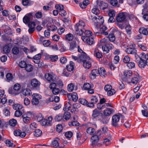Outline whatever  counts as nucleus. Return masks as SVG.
Here are the masks:
<instances>
[{
	"instance_id": "obj_1",
	"label": "nucleus",
	"mask_w": 148,
	"mask_h": 148,
	"mask_svg": "<svg viewBox=\"0 0 148 148\" xmlns=\"http://www.w3.org/2000/svg\"><path fill=\"white\" fill-rule=\"evenodd\" d=\"M85 26L84 22L82 20H80L75 26L76 32L77 34L81 36L85 30L84 27Z\"/></svg>"
},
{
	"instance_id": "obj_2",
	"label": "nucleus",
	"mask_w": 148,
	"mask_h": 148,
	"mask_svg": "<svg viewBox=\"0 0 148 148\" xmlns=\"http://www.w3.org/2000/svg\"><path fill=\"white\" fill-rule=\"evenodd\" d=\"M101 131L98 130L96 133L91 138V139L92 140V145L93 146H95L96 145L98 146L100 145V144L98 143V142L99 137L101 135Z\"/></svg>"
},
{
	"instance_id": "obj_3",
	"label": "nucleus",
	"mask_w": 148,
	"mask_h": 148,
	"mask_svg": "<svg viewBox=\"0 0 148 148\" xmlns=\"http://www.w3.org/2000/svg\"><path fill=\"white\" fill-rule=\"evenodd\" d=\"M120 116L115 114L112 117V125L114 127H118L121 125V123L119 121Z\"/></svg>"
},
{
	"instance_id": "obj_4",
	"label": "nucleus",
	"mask_w": 148,
	"mask_h": 148,
	"mask_svg": "<svg viewBox=\"0 0 148 148\" xmlns=\"http://www.w3.org/2000/svg\"><path fill=\"white\" fill-rule=\"evenodd\" d=\"M102 114L100 111L97 109H95L93 111L91 118L94 121H97L101 119Z\"/></svg>"
},
{
	"instance_id": "obj_5",
	"label": "nucleus",
	"mask_w": 148,
	"mask_h": 148,
	"mask_svg": "<svg viewBox=\"0 0 148 148\" xmlns=\"http://www.w3.org/2000/svg\"><path fill=\"white\" fill-rule=\"evenodd\" d=\"M127 14L125 12H122L119 13L116 17L117 21L119 23L124 22L126 20Z\"/></svg>"
},
{
	"instance_id": "obj_6",
	"label": "nucleus",
	"mask_w": 148,
	"mask_h": 148,
	"mask_svg": "<svg viewBox=\"0 0 148 148\" xmlns=\"http://www.w3.org/2000/svg\"><path fill=\"white\" fill-rule=\"evenodd\" d=\"M46 80L49 82H56V75L53 74L47 73L45 75Z\"/></svg>"
},
{
	"instance_id": "obj_7",
	"label": "nucleus",
	"mask_w": 148,
	"mask_h": 148,
	"mask_svg": "<svg viewBox=\"0 0 148 148\" xmlns=\"http://www.w3.org/2000/svg\"><path fill=\"white\" fill-rule=\"evenodd\" d=\"M30 84L33 88L37 89L39 88L41 83L37 79L34 78L31 80Z\"/></svg>"
},
{
	"instance_id": "obj_8",
	"label": "nucleus",
	"mask_w": 148,
	"mask_h": 148,
	"mask_svg": "<svg viewBox=\"0 0 148 148\" xmlns=\"http://www.w3.org/2000/svg\"><path fill=\"white\" fill-rule=\"evenodd\" d=\"M90 60V58L87 55L86 53H84L82 54L79 55L78 57V62L80 63L82 62L83 63L84 62H86V60Z\"/></svg>"
},
{
	"instance_id": "obj_9",
	"label": "nucleus",
	"mask_w": 148,
	"mask_h": 148,
	"mask_svg": "<svg viewBox=\"0 0 148 148\" xmlns=\"http://www.w3.org/2000/svg\"><path fill=\"white\" fill-rule=\"evenodd\" d=\"M104 21L103 17L101 16L97 17L96 19L93 20L95 23V25L97 27L101 25L104 22Z\"/></svg>"
},
{
	"instance_id": "obj_10",
	"label": "nucleus",
	"mask_w": 148,
	"mask_h": 148,
	"mask_svg": "<svg viewBox=\"0 0 148 148\" xmlns=\"http://www.w3.org/2000/svg\"><path fill=\"white\" fill-rule=\"evenodd\" d=\"M139 60L137 61L138 65L140 68H144L147 65V62L145 58L138 57Z\"/></svg>"
},
{
	"instance_id": "obj_11",
	"label": "nucleus",
	"mask_w": 148,
	"mask_h": 148,
	"mask_svg": "<svg viewBox=\"0 0 148 148\" xmlns=\"http://www.w3.org/2000/svg\"><path fill=\"white\" fill-rule=\"evenodd\" d=\"M83 35L81 37L82 40H86L87 38L91 37L92 35V33L90 31L88 30H85L83 32L82 34Z\"/></svg>"
},
{
	"instance_id": "obj_12",
	"label": "nucleus",
	"mask_w": 148,
	"mask_h": 148,
	"mask_svg": "<svg viewBox=\"0 0 148 148\" xmlns=\"http://www.w3.org/2000/svg\"><path fill=\"white\" fill-rule=\"evenodd\" d=\"M96 2L97 5L99 6L100 9L104 10L108 7V4L105 3L103 1L100 0H97Z\"/></svg>"
},
{
	"instance_id": "obj_13",
	"label": "nucleus",
	"mask_w": 148,
	"mask_h": 148,
	"mask_svg": "<svg viewBox=\"0 0 148 148\" xmlns=\"http://www.w3.org/2000/svg\"><path fill=\"white\" fill-rule=\"evenodd\" d=\"M131 47H128L125 50V52L127 53L130 54H134L136 55V49L133 48V46L131 45Z\"/></svg>"
},
{
	"instance_id": "obj_14",
	"label": "nucleus",
	"mask_w": 148,
	"mask_h": 148,
	"mask_svg": "<svg viewBox=\"0 0 148 148\" xmlns=\"http://www.w3.org/2000/svg\"><path fill=\"white\" fill-rule=\"evenodd\" d=\"M14 135L15 136H19L21 138L24 137L26 135V134L25 132H22L21 131L19 130H18L14 131Z\"/></svg>"
},
{
	"instance_id": "obj_15",
	"label": "nucleus",
	"mask_w": 148,
	"mask_h": 148,
	"mask_svg": "<svg viewBox=\"0 0 148 148\" xmlns=\"http://www.w3.org/2000/svg\"><path fill=\"white\" fill-rule=\"evenodd\" d=\"M114 111L112 108H107L103 111V113L105 116H108L114 112Z\"/></svg>"
},
{
	"instance_id": "obj_16",
	"label": "nucleus",
	"mask_w": 148,
	"mask_h": 148,
	"mask_svg": "<svg viewBox=\"0 0 148 148\" xmlns=\"http://www.w3.org/2000/svg\"><path fill=\"white\" fill-rule=\"evenodd\" d=\"M99 73V70L97 69L92 70L91 71V74L90 75V77L92 79H94L95 77L98 75Z\"/></svg>"
},
{
	"instance_id": "obj_17",
	"label": "nucleus",
	"mask_w": 148,
	"mask_h": 148,
	"mask_svg": "<svg viewBox=\"0 0 148 148\" xmlns=\"http://www.w3.org/2000/svg\"><path fill=\"white\" fill-rule=\"evenodd\" d=\"M59 138H56L52 142L51 146L55 148H60L61 147L59 146Z\"/></svg>"
},
{
	"instance_id": "obj_18",
	"label": "nucleus",
	"mask_w": 148,
	"mask_h": 148,
	"mask_svg": "<svg viewBox=\"0 0 148 148\" xmlns=\"http://www.w3.org/2000/svg\"><path fill=\"white\" fill-rule=\"evenodd\" d=\"M83 65L85 69H88L91 67V64L90 60H86V62H83Z\"/></svg>"
},
{
	"instance_id": "obj_19",
	"label": "nucleus",
	"mask_w": 148,
	"mask_h": 148,
	"mask_svg": "<svg viewBox=\"0 0 148 148\" xmlns=\"http://www.w3.org/2000/svg\"><path fill=\"white\" fill-rule=\"evenodd\" d=\"M93 53L94 55L98 58H101L102 56L101 53L99 52V50L97 48L95 49Z\"/></svg>"
},
{
	"instance_id": "obj_20",
	"label": "nucleus",
	"mask_w": 148,
	"mask_h": 148,
	"mask_svg": "<svg viewBox=\"0 0 148 148\" xmlns=\"http://www.w3.org/2000/svg\"><path fill=\"white\" fill-rule=\"evenodd\" d=\"M74 63L72 61L70 62L69 64L66 66L67 70L69 71H72L74 69Z\"/></svg>"
},
{
	"instance_id": "obj_21",
	"label": "nucleus",
	"mask_w": 148,
	"mask_h": 148,
	"mask_svg": "<svg viewBox=\"0 0 148 148\" xmlns=\"http://www.w3.org/2000/svg\"><path fill=\"white\" fill-rule=\"evenodd\" d=\"M86 132L87 133L90 135H93L96 133L95 130L92 127L87 128L86 130Z\"/></svg>"
},
{
	"instance_id": "obj_22",
	"label": "nucleus",
	"mask_w": 148,
	"mask_h": 148,
	"mask_svg": "<svg viewBox=\"0 0 148 148\" xmlns=\"http://www.w3.org/2000/svg\"><path fill=\"white\" fill-rule=\"evenodd\" d=\"M139 32L140 33H142L144 35L146 36L148 35V28L141 27L139 29Z\"/></svg>"
},
{
	"instance_id": "obj_23",
	"label": "nucleus",
	"mask_w": 148,
	"mask_h": 148,
	"mask_svg": "<svg viewBox=\"0 0 148 148\" xmlns=\"http://www.w3.org/2000/svg\"><path fill=\"white\" fill-rule=\"evenodd\" d=\"M86 40H83V41L84 42L86 43L89 45H91L94 43V39L91 37L87 38Z\"/></svg>"
},
{
	"instance_id": "obj_24",
	"label": "nucleus",
	"mask_w": 148,
	"mask_h": 148,
	"mask_svg": "<svg viewBox=\"0 0 148 148\" xmlns=\"http://www.w3.org/2000/svg\"><path fill=\"white\" fill-rule=\"evenodd\" d=\"M22 93L25 96H26L30 95L32 93V92L29 89H24L23 90Z\"/></svg>"
},
{
	"instance_id": "obj_25",
	"label": "nucleus",
	"mask_w": 148,
	"mask_h": 148,
	"mask_svg": "<svg viewBox=\"0 0 148 148\" xmlns=\"http://www.w3.org/2000/svg\"><path fill=\"white\" fill-rule=\"evenodd\" d=\"M139 77L138 75H136L135 76L132 77L131 79V81L132 83L133 84H136L139 81Z\"/></svg>"
},
{
	"instance_id": "obj_26",
	"label": "nucleus",
	"mask_w": 148,
	"mask_h": 148,
	"mask_svg": "<svg viewBox=\"0 0 148 148\" xmlns=\"http://www.w3.org/2000/svg\"><path fill=\"white\" fill-rule=\"evenodd\" d=\"M98 70L99 73V74L102 77H105V75H106V72L104 68L103 67L100 68Z\"/></svg>"
},
{
	"instance_id": "obj_27",
	"label": "nucleus",
	"mask_w": 148,
	"mask_h": 148,
	"mask_svg": "<svg viewBox=\"0 0 148 148\" xmlns=\"http://www.w3.org/2000/svg\"><path fill=\"white\" fill-rule=\"evenodd\" d=\"M40 23L39 21H37L35 20L34 21H31L30 22L28 25L29 27H34L36 25H39Z\"/></svg>"
},
{
	"instance_id": "obj_28",
	"label": "nucleus",
	"mask_w": 148,
	"mask_h": 148,
	"mask_svg": "<svg viewBox=\"0 0 148 148\" xmlns=\"http://www.w3.org/2000/svg\"><path fill=\"white\" fill-rule=\"evenodd\" d=\"M78 45L76 42L75 41H73L70 43V50H73L75 48H77Z\"/></svg>"
},
{
	"instance_id": "obj_29",
	"label": "nucleus",
	"mask_w": 148,
	"mask_h": 148,
	"mask_svg": "<svg viewBox=\"0 0 148 148\" xmlns=\"http://www.w3.org/2000/svg\"><path fill=\"white\" fill-rule=\"evenodd\" d=\"M6 81L8 82L12 81L13 79L12 75V73H8L7 74L6 76Z\"/></svg>"
},
{
	"instance_id": "obj_30",
	"label": "nucleus",
	"mask_w": 148,
	"mask_h": 148,
	"mask_svg": "<svg viewBox=\"0 0 148 148\" xmlns=\"http://www.w3.org/2000/svg\"><path fill=\"white\" fill-rule=\"evenodd\" d=\"M34 136L37 137L40 136L42 134V131L39 129H36L34 131Z\"/></svg>"
},
{
	"instance_id": "obj_31",
	"label": "nucleus",
	"mask_w": 148,
	"mask_h": 148,
	"mask_svg": "<svg viewBox=\"0 0 148 148\" xmlns=\"http://www.w3.org/2000/svg\"><path fill=\"white\" fill-rule=\"evenodd\" d=\"M66 40L68 41H71L73 38V36L71 34L69 33L65 35Z\"/></svg>"
},
{
	"instance_id": "obj_32",
	"label": "nucleus",
	"mask_w": 148,
	"mask_h": 148,
	"mask_svg": "<svg viewBox=\"0 0 148 148\" xmlns=\"http://www.w3.org/2000/svg\"><path fill=\"white\" fill-rule=\"evenodd\" d=\"M107 37L108 38V40L109 39V40L111 42H113L115 41V37L113 34H109L108 37Z\"/></svg>"
},
{
	"instance_id": "obj_33",
	"label": "nucleus",
	"mask_w": 148,
	"mask_h": 148,
	"mask_svg": "<svg viewBox=\"0 0 148 148\" xmlns=\"http://www.w3.org/2000/svg\"><path fill=\"white\" fill-rule=\"evenodd\" d=\"M25 68L26 70L28 72L32 71L33 70V66L31 64H27Z\"/></svg>"
},
{
	"instance_id": "obj_34",
	"label": "nucleus",
	"mask_w": 148,
	"mask_h": 148,
	"mask_svg": "<svg viewBox=\"0 0 148 148\" xmlns=\"http://www.w3.org/2000/svg\"><path fill=\"white\" fill-rule=\"evenodd\" d=\"M24 112V111L23 110L21 111L20 110H16L15 112L14 115L16 117H18L21 116Z\"/></svg>"
},
{
	"instance_id": "obj_35",
	"label": "nucleus",
	"mask_w": 148,
	"mask_h": 148,
	"mask_svg": "<svg viewBox=\"0 0 148 148\" xmlns=\"http://www.w3.org/2000/svg\"><path fill=\"white\" fill-rule=\"evenodd\" d=\"M12 107L15 110H16L17 109H18V110H20L22 109L23 108V106L21 105L18 103L13 105Z\"/></svg>"
},
{
	"instance_id": "obj_36",
	"label": "nucleus",
	"mask_w": 148,
	"mask_h": 148,
	"mask_svg": "<svg viewBox=\"0 0 148 148\" xmlns=\"http://www.w3.org/2000/svg\"><path fill=\"white\" fill-rule=\"evenodd\" d=\"M71 116V114L69 112H66L64 113L63 117L66 120H68L70 118Z\"/></svg>"
},
{
	"instance_id": "obj_37",
	"label": "nucleus",
	"mask_w": 148,
	"mask_h": 148,
	"mask_svg": "<svg viewBox=\"0 0 148 148\" xmlns=\"http://www.w3.org/2000/svg\"><path fill=\"white\" fill-rule=\"evenodd\" d=\"M12 52L14 54H17L19 52V48L17 47H14L12 49Z\"/></svg>"
},
{
	"instance_id": "obj_38",
	"label": "nucleus",
	"mask_w": 148,
	"mask_h": 148,
	"mask_svg": "<svg viewBox=\"0 0 148 148\" xmlns=\"http://www.w3.org/2000/svg\"><path fill=\"white\" fill-rule=\"evenodd\" d=\"M17 124V121L15 119H11L9 121V124L11 126L14 127Z\"/></svg>"
},
{
	"instance_id": "obj_39",
	"label": "nucleus",
	"mask_w": 148,
	"mask_h": 148,
	"mask_svg": "<svg viewBox=\"0 0 148 148\" xmlns=\"http://www.w3.org/2000/svg\"><path fill=\"white\" fill-rule=\"evenodd\" d=\"M132 72L130 70H126L124 72V75L127 77H128L132 75Z\"/></svg>"
},
{
	"instance_id": "obj_40",
	"label": "nucleus",
	"mask_w": 148,
	"mask_h": 148,
	"mask_svg": "<svg viewBox=\"0 0 148 148\" xmlns=\"http://www.w3.org/2000/svg\"><path fill=\"white\" fill-rule=\"evenodd\" d=\"M41 124L42 125L47 126L50 125V123L48 122L47 120L44 119L41 121Z\"/></svg>"
},
{
	"instance_id": "obj_41",
	"label": "nucleus",
	"mask_w": 148,
	"mask_h": 148,
	"mask_svg": "<svg viewBox=\"0 0 148 148\" xmlns=\"http://www.w3.org/2000/svg\"><path fill=\"white\" fill-rule=\"evenodd\" d=\"M32 97L33 99H36L39 100L41 99V96L37 93H34L32 95Z\"/></svg>"
},
{
	"instance_id": "obj_42",
	"label": "nucleus",
	"mask_w": 148,
	"mask_h": 148,
	"mask_svg": "<svg viewBox=\"0 0 148 148\" xmlns=\"http://www.w3.org/2000/svg\"><path fill=\"white\" fill-rule=\"evenodd\" d=\"M69 125L71 126H77L79 125V123L77 121H74L69 123Z\"/></svg>"
},
{
	"instance_id": "obj_43",
	"label": "nucleus",
	"mask_w": 148,
	"mask_h": 148,
	"mask_svg": "<svg viewBox=\"0 0 148 148\" xmlns=\"http://www.w3.org/2000/svg\"><path fill=\"white\" fill-rule=\"evenodd\" d=\"M10 49L9 46L8 45H5L4 47L3 50L4 53L6 54L10 51Z\"/></svg>"
},
{
	"instance_id": "obj_44",
	"label": "nucleus",
	"mask_w": 148,
	"mask_h": 148,
	"mask_svg": "<svg viewBox=\"0 0 148 148\" xmlns=\"http://www.w3.org/2000/svg\"><path fill=\"white\" fill-rule=\"evenodd\" d=\"M98 97L95 96H92L91 98V101L94 104L96 103L98 101Z\"/></svg>"
},
{
	"instance_id": "obj_45",
	"label": "nucleus",
	"mask_w": 148,
	"mask_h": 148,
	"mask_svg": "<svg viewBox=\"0 0 148 148\" xmlns=\"http://www.w3.org/2000/svg\"><path fill=\"white\" fill-rule=\"evenodd\" d=\"M21 86L19 84L16 83L14 85L13 89L15 91H18L21 88Z\"/></svg>"
},
{
	"instance_id": "obj_46",
	"label": "nucleus",
	"mask_w": 148,
	"mask_h": 148,
	"mask_svg": "<svg viewBox=\"0 0 148 148\" xmlns=\"http://www.w3.org/2000/svg\"><path fill=\"white\" fill-rule=\"evenodd\" d=\"M23 120L24 122L26 123H28L29 122L30 118L28 117H25L24 115L22 116Z\"/></svg>"
},
{
	"instance_id": "obj_47",
	"label": "nucleus",
	"mask_w": 148,
	"mask_h": 148,
	"mask_svg": "<svg viewBox=\"0 0 148 148\" xmlns=\"http://www.w3.org/2000/svg\"><path fill=\"white\" fill-rule=\"evenodd\" d=\"M102 49L104 53H108L109 52V48L106 45L102 46Z\"/></svg>"
},
{
	"instance_id": "obj_48",
	"label": "nucleus",
	"mask_w": 148,
	"mask_h": 148,
	"mask_svg": "<svg viewBox=\"0 0 148 148\" xmlns=\"http://www.w3.org/2000/svg\"><path fill=\"white\" fill-rule=\"evenodd\" d=\"M72 100L74 101H76L78 99V97L77 93L73 92L72 94Z\"/></svg>"
},
{
	"instance_id": "obj_49",
	"label": "nucleus",
	"mask_w": 148,
	"mask_h": 148,
	"mask_svg": "<svg viewBox=\"0 0 148 148\" xmlns=\"http://www.w3.org/2000/svg\"><path fill=\"white\" fill-rule=\"evenodd\" d=\"M63 129L62 125L61 124H58L56 126L57 131L59 133L62 132Z\"/></svg>"
},
{
	"instance_id": "obj_50",
	"label": "nucleus",
	"mask_w": 148,
	"mask_h": 148,
	"mask_svg": "<svg viewBox=\"0 0 148 148\" xmlns=\"http://www.w3.org/2000/svg\"><path fill=\"white\" fill-rule=\"evenodd\" d=\"M5 143L9 147H15V145L10 140H7L5 141Z\"/></svg>"
},
{
	"instance_id": "obj_51",
	"label": "nucleus",
	"mask_w": 148,
	"mask_h": 148,
	"mask_svg": "<svg viewBox=\"0 0 148 148\" xmlns=\"http://www.w3.org/2000/svg\"><path fill=\"white\" fill-rule=\"evenodd\" d=\"M67 90L70 92L72 91L74 89V85L72 83H70L67 86Z\"/></svg>"
},
{
	"instance_id": "obj_52",
	"label": "nucleus",
	"mask_w": 148,
	"mask_h": 148,
	"mask_svg": "<svg viewBox=\"0 0 148 148\" xmlns=\"http://www.w3.org/2000/svg\"><path fill=\"white\" fill-rule=\"evenodd\" d=\"M127 66L129 69H132L135 67V64L134 62H128L127 64Z\"/></svg>"
},
{
	"instance_id": "obj_53",
	"label": "nucleus",
	"mask_w": 148,
	"mask_h": 148,
	"mask_svg": "<svg viewBox=\"0 0 148 148\" xmlns=\"http://www.w3.org/2000/svg\"><path fill=\"white\" fill-rule=\"evenodd\" d=\"M26 62L24 61H21L19 62L18 65L21 68H25L27 65Z\"/></svg>"
},
{
	"instance_id": "obj_54",
	"label": "nucleus",
	"mask_w": 148,
	"mask_h": 148,
	"mask_svg": "<svg viewBox=\"0 0 148 148\" xmlns=\"http://www.w3.org/2000/svg\"><path fill=\"white\" fill-rule=\"evenodd\" d=\"M92 13L96 14L97 15L99 13V10L97 7L94 8L92 9Z\"/></svg>"
},
{
	"instance_id": "obj_55",
	"label": "nucleus",
	"mask_w": 148,
	"mask_h": 148,
	"mask_svg": "<svg viewBox=\"0 0 148 148\" xmlns=\"http://www.w3.org/2000/svg\"><path fill=\"white\" fill-rule=\"evenodd\" d=\"M97 107L99 110H101L106 108V105L105 104H103L100 103H98L97 104Z\"/></svg>"
},
{
	"instance_id": "obj_56",
	"label": "nucleus",
	"mask_w": 148,
	"mask_h": 148,
	"mask_svg": "<svg viewBox=\"0 0 148 148\" xmlns=\"http://www.w3.org/2000/svg\"><path fill=\"white\" fill-rule=\"evenodd\" d=\"M143 7L144 8L142 10V14H143L144 13H145L146 11V9L148 8V1L146 2L144 5L143 6Z\"/></svg>"
},
{
	"instance_id": "obj_57",
	"label": "nucleus",
	"mask_w": 148,
	"mask_h": 148,
	"mask_svg": "<svg viewBox=\"0 0 148 148\" xmlns=\"http://www.w3.org/2000/svg\"><path fill=\"white\" fill-rule=\"evenodd\" d=\"M84 88L85 90H88L91 88V86L90 84L88 83H85L84 85Z\"/></svg>"
},
{
	"instance_id": "obj_58",
	"label": "nucleus",
	"mask_w": 148,
	"mask_h": 148,
	"mask_svg": "<svg viewBox=\"0 0 148 148\" xmlns=\"http://www.w3.org/2000/svg\"><path fill=\"white\" fill-rule=\"evenodd\" d=\"M112 88V86L110 85L107 84L105 86L104 89L107 92L111 90Z\"/></svg>"
},
{
	"instance_id": "obj_59",
	"label": "nucleus",
	"mask_w": 148,
	"mask_h": 148,
	"mask_svg": "<svg viewBox=\"0 0 148 148\" xmlns=\"http://www.w3.org/2000/svg\"><path fill=\"white\" fill-rule=\"evenodd\" d=\"M108 14L109 16L114 17L115 15V12L112 10H109L108 12Z\"/></svg>"
},
{
	"instance_id": "obj_60",
	"label": "nucleus",
	"mask_w": 148,
	"mask_h": 148,
	"mask_svg": "<svg viewBox=\"0 0 148 148\" xmlns=\"http://www.w3.org/2000/svg\"><path fill=\"white\" fill-rule=\"evenodd\" d=\"M30 18L28 16H25L23 18V21L25 23H28L30 21Z\"/></svg>"
},
{
	"instance_id": "obj_61",
	"label": "nucleus",
	"mask_w": 148,
	"mask_h": 148,
	"mask_svg": "<svg viewBox=\"0 0 148 148\" xmlns=\"http://www.w3.org/2000/svg\"><path fill=\"white\" fill-rule=\"evenodd\" d=\"M37 125L35 123H33L30 124L29 126L30 129L34 130L37 127Z\"/></svg>"
},
{
	"instance_id": "obj_62",
	"label": "nucleus",
	"mask_w": 148,
	"mask_h": 148,
	"mask_svg": "<svg viewBox=\"0 0 148 148\" xmlns=\"http://www.w3.org/2000/svg\"><path fill=\"white\" fill-rule=\"evenodd\" d=\"M130 58L128 56H125L124 58L123 59V62L124 63H128L130 61Z\"/></svg>"
},
{
	"instance_id": "obj_63",
	"label": "nucleus",
	"mask_w": 148,
	"mask_h": 148,
	"mask_svg": "<svg viewBox=\"0 0 148 148\" xmlns=\"http://www.w3.org/2000/svg\"><path fill=\"white\" fill-rule=\"evenodd\" d=\"M56 8L58 11H59V12L64 9L63 6L61 5L57 4L56 5Z\"/></svg>"
},
{
	"instance_id": "obj_64",
	"label": "nucleus",
	"mask_w": 148,
	"mask_h": 148,
	"mask_svg": "<svg viewBox=\"0 0 148 148\" xmlns=\"http://www.w3.org/2000/svg\"><path fill=\"white\" fill-rule=\"evenodd\" d=\"M66 137L67 138H71L73 135V133L71 131H69L66 132L65 134Z\"/></svg>"
}]
</instances>
